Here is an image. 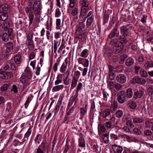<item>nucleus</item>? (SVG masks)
<instances>
[{
	"mask_svg": "<svg viewBox=\"0 0 153 153\" xmlns=\"http://www.w3.org/2000/svg\"><path fill=\"white\" fill-rule=\"evenodd\" d=\"M1 26L4 31L7 30L10 27L9 22L6 21H4L1 24Z\"/></svg>",
	"mask_w": 153,
	"mask_h": 153,
	"instance_id": "nucleus-18",
	"label": "nucleus"
},
{
	"mask_svg": "<svg viewBox=\"0 0 153 153\" xmlns=\"http://www.w3.org/2000/svg\"><path fill=\"white\" fill-rule=\"evenodd\" d=\"M146 68L148 69L150 68L153 67V62L152 61H147L145 65Z\"/></svg>",
	"mask_w": 153,
	"mask_h": 153,
	"instance_id": "nucleus-37",
	"label": "nucleus"
},
{
	"mask_svg": "<svg viewBox=\"0 0 153 153\" xmlns=\"http://www.w3.org/2000/svg\"><path fill=\"white\" fill-rule=\"evenodd\" d=\"M80 3L82 6H88L89 3L87 0H80Z\"/></svg>",
	"mask_w": 153,
	"mask_h": 153,
	"instance_id": "nucleus-58",
	"label": "nucleus"
},
{
	"mask_svg": "<svg viewBox=\"0 0 153 153\" xmlns=\"http://www.w3.org/2000/svg\"><path fill=\"white\" fill-rule=\"evenodd\" d=\"M143 121L144 119L142 117H135L133 120V122L134 123H140Z\"/></svg>",
	"mask_w": 153,
	"mask_h": 153,
	"instance_id": "nucleus-22",
	"label": "nucleus"
},
{
	"mask_svg": "<svg viewBox=\"0 0 153 153\" xmlns=\"http://www.w3.org/2000/svg\"><path fill=\"white\" fill-rule=\"evenodd\" d=\"M147 92L149 95H151L153 93V88L152 87H150L147 90Z\"/></svg>",
	"mask_w": 153,
	"mask_h": 153,
	"instance_id": "nucleus-61",
	"label": "nucleus"
},
{
	"mask_svg": "<svg viewBox=\"0 0 153 153\" xmlns=\"http://www.w3.org/2000/svg\"><path fill=\"white\" fill-rule=\"evenodd\" d=\"M122 85L118 83H116L114 88H115L116 90H120L122 89Z\"/></svg>",
	"mask_w": 153,
	"mask_h": 153,
	"instance_id": "nucleus-55",
	"label": "nucleus"
},
{
	"mask_svg": "<svg viewBox=\"0 0 153 153\" xmlns=\"http://www.w3.org/2000/svg\"><path fill=\"white\" fill-rule=\"evenodd\" d=\"M8 18L7 14L5 13H2L0 15V20L3 21H6Z\"/></svg>",
	"mask_w": 153,
	"mask_h": 153,
	"instance_id": "nucleus-24",
	"label": "nucleus"
},
{
	"mask_svg": "<svg viewBox=\"0 0 153 153\" xmlns=\"http://www.w3.org/2000/svg\"><path fill=\"white\" fill-rule=\"evenodd\" d=\"M6 49V51L7 53L11 52L14 48V45L12 42H8L5 44Z\"/></svg>",
	"mask_w": 153,
	"mask_h": 153,
	"instance_id": "nucleus-11",
	"label": "nucleus"
},
{
	"mask_svg": "<svg viewBox=\"0 0 153 153\" xmlns=\"http://www.w3.org/2000/svg\"><path fill=\"white\" fill-rule=\"evenodd\" d=\"M78 93L76 92V93L74 96H72L71 97V101L72 102H75V104L77 101L78 100Z\"/></svg>",
	"mask_w": 153,
	"mask_h": 153,
	"instance_id": "nucleus-30",
	"label": "nucleus"
},
{
	"mask_svg": "<svg viewBox=\"0 0 153 153\" xmlns=\"http://www.w3.org/2000/svg\"><path fill=\"white\" fill-rule=\"evenodd\" d=\"M41 135L38 134L35 139V141L37 142L38 143H39L41 140Z\"/></svg>",
	"mask_w": 153,
	"mask_h": 153,
	"instance_id": "nucleus-57",
	"label": "nucleus"
},
{
	"mask_svg": "<svg viewBox=\"0 0 153 153\" xmlns=\"http://www.w3.org/2000/svg\"><path fill=\"white\" fill-rule=\"evenodd\" d=\"M79 24L77 25V26H78L80 27H81L82 29H84L85 28V25L84 24V22H85V20L84 19L83 20L81 19H79Z\"/></svg>",
	"mask_w": 153,
	"mask_h": 153,
	"instance_id": "nucleus-31",
	"label": "nucleus"
},
{
	"mask_svg": "<svg viewBox=\"0 0 153 153\" xmlns=\"http://www.w3.org/2000/svg\"><path fill=\"white\" fill-rule=\"evenodd\" d=\"M8 34L10 36V37H12V38H13V30L12 28H8Z\"/></svg>",
	"mask_w": 153,
	"mask_h": 153,
	"instance_id": "nucleus-56",
	"label": "nucleus"
},
{
	"mask_svg": "<svg viewBox=\"0 0 153 153\" xmlns=\"http://www.w3.org/2000/svg\"><path fill=\"white\" fill-rule=\"evenodd\" d=\"M119 35V32L118 27H115L111 31L108 35V38L110 39L118 37Z\"/></svg>",
	"mask_w": 153,
	"mask_h": 153,
	"instance_id": "nucleus-5",
	"label": "nucleus"
},
{
	"mask_svg": "<svg viewBox=\"0 0 153 153\" xmlns=\"http://www.w3.org/2000/svg\"><path fill=\"white\" fill-rule=\"evenodd\" d=\"M126 97L123 91H121L120 93L118 94L117 100L120 103H123L125 101Z\"/></svg>",
	"mask_w": 153,
	"mask_h": 153,
	"instance_id": "nucleus-7",
	"label": "nucleus"
},
{
	"mask_svg": "<svg viewBox=\"0 0 153 153\" xmlns=\"http://www.w3.org/2000/svg\"><path fill=\"white\" fill-rule=\"evenodd\" d=\"M112 123L111 121L106 122L105 123V126L107 128H113L112 125Z\"/></svg>",
	"mask_w": 153,
	"mask_h": 153,
	"instance_id": "nucleus-43",
	"label": "nucleus"
},
{
	"mask_svg": "<svg viewBox=\"0 0 153 153\" xmlns=\"http://www.w3.org/2000/svg\"><path fill=\"white\" fill-rule=\"evenodd\" d=\"M59 63V62L56 63L53 67V69L55 72H56L58 70V65Z\"/></svg>",
	"mask_w": 153,
	"mask_h": 153,
	"instance_id": "nucleus-64",
	"label": "nucleus"
},
{
	"mask_svg": "<svg viewBox=\"0 0 153 153\" xmlns=\"http://www.w3.org/2000/svg\"><path fill=\"white\" fill-rule=\"evenodd\" d=\"M88 51L86 49L83 50L80 54V56L84 58L87 57L88 56L87 55Z\"/></svg>",
	"mask_w": 153,
	"mask_h": 153,
	"instance_id": "nucleus-44",
	"label": "nucleus"
},
{
	"mask_svg": "<svg viewBox=\"0 0 153 153\" xmlns=\"http://www.w3.org/2000/svg\"><path fill=\"white\" fill-rule=\"evenodd\" d=\"M69 148L68 143H66L64 148L63 153H69Z\"/></svg>",
	"mask_w": 153,
	"mask_h": 153,
	"instance_id": "nucleus-47",
	"label": "nucleus"
},
{
	"mask_svg": "<svg viewBox=\"0 0 153 153\" xmlns=\"http://www.w3.org/2000/svg\"><path fill=\"white\" fill-rule=\"evenodd\" d=\"M85 58H82L81 57H79L78 59V62L79 64H83V63H84L85 60Z\"/></svg>",
	"mask_w": 153,
	"mask_h": 153,
	"instance_id": "nucleus-62",
	"label": "nucleus"
},
{
	"mask_svg": "<svg viewBox=\"0 0 153 153\" xmlns=\"http://www.w3.org/2000/svg\"><path fill=\"white\" fill-rule=\"evenodd\" d=\"M28 43V48L29 50H32L34 48L33 41L27 42Z\"/></svg>",
	"mask_w": 153,
	"mask_h": 153,
	"instance_id": "nucleus-40",
	"label": "nucleus"
},
{
	"mask_svg": "<svg viewBox=\"0 0 153 153\" xmlns=\"http://www.w3.org/2000/svg\"><path fill=\"white\" fill-rule=\"evenodd\" d=\"M140 73L141 76L143 77L146 78L148 76V74L146 71L143 69L140 70Z\"/></svg>",
	"mask_w": 153,
	"mask_h": 153,
	"instance_id": "nucleus-38",
	"label": "nucleus"
},
{
	"mask_svg": "<svg viewBox=\"0 0 153 153\" xmlns=\"http://www.w3.org/2000/svg\"><path fill=\"white\" fill-rule=\"evenodd\" d=\"M59 43L58 42L54 41V43L53 48L54 52L55 53H56V50L58 47L59 46Z\"/></svg>",
	"mask_w": 153,
	"mask_h": 153,
	"instance_id": "nucleus-46",
	"label": "nucleus"
},
{
	"mask_svg": "<svg viewBox=\"0 0 153 153\" xmlns=\"http://www.w3.org/2000/svg\"><path fill=\"white\" fill-rule=\"evenodd\" d=\"M11 75V74L10 72H7L2 71V70H0V78L3 79H7L10 78Z\"/></svg>",
	"mask_w": 153,
	"mask_h": 153,
	"instance_id": "nucleus-6",
	"label": "nucleus"
},
{
	"mask_svg": "<svg viewBox=\"0 0 153 153\" xmlns=\"http://www.w3.org/2000/svg\"><path fill=\"white\" fill-rule=\"evenodd\" d=\"M109 79L112 80H113L115 77L114 73L111 72H109Z\"/></svg>",
	"mask_w": 153,
	"mask_h": 153,
	"instance_id": "nucleus-63",
	"label": "nucleus"
},
{
	"mask_svg": "<svg viewBox=\"0 0 153 153\" xmlns=\"http://www.w3.org/2000/svg\"><path fill=\"white\" fill-rule=\"evenodd\" d=\"M123 67L122 65H120L116 67V69L118 72H121L123 71Z\"/></svg>",
	"mask_w": 153,
	"mask_h": 153,
	"instance_id": "nucleus-52",
	"label": "nucleus"
},
{
	"mask_svg": "<svg viewBox=\"0 0 153 153\" xmlns=\"http://www.w3.org/2000/svg\"><path fill=\"white\" fill-rule=\"evenodd\" d=\"M134 133L137 135H140L141 134V131L138 128H135L133 129Z\"/></svg>",
	"mask_w": 153,
	"mask_h": 153,
	"instance_id": "nucleus-53",
	"label": "nucleus"
},
{
	"mask_svg": "<svg viewBox=\"0 0 153 153\" xmlns=\"http://www.w3.org/2000/svg\"><path fill=\"white\" fill-rule=\"evenodd\" d=\"M111 110L109 108L105 109L102 113L103 118L106 120H109L111 115Z\"/></svg>",
	"mask_w": 153,
	"mask_h": 153,
	"instance_id": "nucleus-8",
	"label": "nucleus"
},
{
	"mask_svg": "<svg viewBox=\"0 0 153 153\" xmlns=\"http://www.w3.org/2000/svg\"><path fill=\"white\" fill-rule=\"evenodd\" d=\"M132 29V26L131 24H128L120 27V35L119 37L120 40H121L125 43H126L128 41L127 36Z\"/></svg>",
	"mask_w": 153,
	"mask_h": 153,
	"instance_id": "nucleus-2",
	"label": "nucleus"
},
{
	"mask_svg": "<svg viewBox=\"0 0 153 153\" xmlns=\"http://www.w3.org/2000/svg\"><path fill=\"white\" fill-rule=\"evenodd\" d=\"M86 106L87 105H85V107L81 108H80V111L81 114L84 115L87 112Z\"/></svg>",
	"mask_w": 153,
	"mask_h": 153,
	"instance_id": "nucleus-49",
	"label": "nucleus"
},
{
	"mask_svg": "<svg viewBox=\"0 0 153 153\" xmlns=\"http://www.w3.org/2000/svg\"><path fill=\"white\" fill-rule=\"evenodd\" d=\"M153 122L150 120H146L145 122V126L146 128H150Z\"/></svg>",
	"mask_w": 153,
	"mask_h": 153,
	"instance_id": "nucleus-32",
	"label": "nucleus"
},
{
	"mask_svg": "<svg viewBox=\"0 0 153 153\" xmlns=\"http://www.w3.org/2000/svg\"><path fill=\"white\" fill-rule=\"evenodd\" d=\"M131 82L133 84L137 83L140 85H144L146 84V81L143 78L138 76H135L131 80Z\"/></svg>",
	"mask_w": 153,
	"mask_h": 153,
	"instance_id": "nucleus-4",
	"label": "nucleus"
},
{
	"mask_svg": "<svg viewBox=\"0 0 153 153\" xmlns=\"http://www.w3.org/2000/svg\"><path fill=\"white\" fill-rule=\"evenodd\" d=\"M79 10L77 7H75L71 11V14L73 16H76L79 12Z\"/></svg>",
	"mask_w": 153,
	"mask_h": 153,
	"instance_id": "nucleus-39",
	"label": "nucleus"
},
{
	"mask_svg": "<svg viewBox=\"0 0 153 153\" xmlns=\"http://www.w3.org/2000/svg\"><path fill=\"white\" fill-rule=\"evenodd\" d=\"M42 8L41 3L39 1H36L34 3L33 6L29 7H25L26 12L27 14L29 13V24L30 25L32 23L34 15L37 16L40 13Z\"/></svg>",
	"mask_w": 153,
	"mask_h": 153,
	"instance_id": "nucleus-1",
	"label": "nucleus"
},
{
	"mask_svg": "<svg viewBox=\"0 0 153 153\" xmlns=\"http://www.w3.org/2000/svg\"><path fill=\"white\" fill-rule=\"evenodd\" d=\"M36 51L35 50L32 51L29 56V60H30L35 58L36 56Z\"/></svg>",
	"mask_w": 153,
	"mask_h": 153,
	"instance_id": "nucleus-36",
	"label": "nucleus"
},
{
	"mask_svg": "<svg viewBox=\"0 0 153 153\" xmlns=\"http://www.w3.org/2000/svg\"><path fill=\"white\" fill-rule=\"evenodd\" d=\"M81 136L79 139V146L80 147H85V142L83 137L82 136L81 133L80 134Z\"/></svg>",
	"mask_w": 153,
	"mask_h": 153,
	"instance_id": "nucleus-16",
	"label": "nucleus"
},
{
	"mask_svg": "<svg viewBox=\"0 0 153 153\" xmlns=\"http://www.w3.org/2000/svg\"><path fill=\"white\" fill-rule=\"evenodd\" d=\"M103 136L104 142L106 143H108V133L104 134Z\"/></svg>",
	"mask_w": 153,
	"mask_h": 153,
	"instance_id": "nucleus-45",
	"label": "nucleus"
},
{
	"mask_svg": "<svg viewBox=\"0 0 153 153\" xmlns=\"http://www.w3.org/2000/svg\"><path fill=\"white\" fill-rule=\"evenodd\" d=\"M144 92L143 90H139L136 91L134 92L133 98L135 99L141 98L144 94Z\"/></svg>",
	"mask_w": 153,
	"mask_h": 153,
	"instance_id": "nucleus-10",
	"label": "nucleus"
},
{
	"mask_svg": "<svg viewBox=\"0 0 153 153\" xmlns=\"http://www.w3.org/2000/svg\"><path fill=\"white\" fill-rule=\"evenodd\" d=\"M64 87V86L63 85H56L53 88V90L54 91H57L62 90Z\"/></svg>",
	"mask_w": 153,
	"mask_h": 153,
	"instance_id": "nucleus-27",
	"label": "nucleus"
},
{
	"mask_svg": "<svg viewBox=\"0 0 153 153\" xmlns=\"http://www.w3.org/2000/svg\"><path fill=\"white\" fill-rule=\"evenodd\" d=\"M77 81L78 79L76 78L75 76H74L73 77L71 85V89H73L76 86Z\"/></svg>",
	"mask_w": 153,
	"mask_h": 153,
	"instance_id": "nucleus-20",
	"label": "nucleus"
},
{
	"mask_svg": "<svg viewBox=\"0 0 153 153\" xmlns=\"http://www.w3.org/2000/svg\"><path fill=\"white\" fill-rule=\"evenodd\" d=\"M134 63V60L131 58H128L126 60V66L130 67Z\"/></svg>",
	"mask_w": 153,
	"mask_h": 153,
	"instance_id": "nucleus-25",
	"label": "nucleus"
},
{
	"mask_svg": "<svg viewBox=\"0 0 153 153\" xmlns=\"http://www.w3.org/2000/svg\"><path fill=\"white\" fill-rule=\"evenodd\" d=\"M92 148L93 151L97 153H100V148H99L97 145L96 144L94 145Z\"/></svg>",
	"mask_w": 153,
	"mask_h": 153,
	"instance_id": "nucleus-41",
	"label": "nucleus"
},
{
	"mask_svg": "<svg viewBox=\"0 0 153 153\" xmlns=\"http://www.w3.org/2000/svg\"><path fill=\"white\" fill-rule=\"evenodd\" d=\"M14 60L16 63L19 64L22 61L21 55L19 54L16 55L14 57Z\"/></svg>",
	"mask_w": 153,
	"mask_h": 153,
	"instance_id": "nucleus-23",
	"label": "nucleus"
},
{
	"mask_svg": "<svg viewBox=\"0 0 153 153\" xmlns=\"http://www.w3.org/2000/svg\"><path fill=\"white\" fill-rule=\"evenodd\" d=\"M67 64L65 65L64 63L63 64L60 68V71L62 73L65 72L67 69Z\"/></svg>",
	"mask_w": 153,
	"mask_h": 153,
	"instance_id": "nucleus-42",
	"label": "nucleus"
},
{
	"mask_svg": "<svg viewBox=\"0 0 153 153\" xmlns=\"http://www.w3.org/2000/svg\"><path fill=\"white\" fill-rule=\"evenodd\" d=\"M61 13L59 8H58L56 9L55 14V16L56 17H58L60 16Z\"/></svg>",
	"mask_w": 153,
	"mask_h": 153,
	"instance_id": "nucleus-59",
	"label": "nucleus"
},
{
	"mask_svg": "<svg viewBox=\"0 0 153 153\" xmlns=\"http://www.w3.org/2000/svg\"><path fill=\"white\" fill-rule=\"evenodd\" d=\"M107 82L109 89L111 90L113 89L116 83L111 81H107Z\"/></svg>",
	"mask_w": 153,
	"mask_h": 153,
	"instance_id": "nucleus-28",
	"label": "nucleus"
},
{
	"mask_svg": "<svg viewBox=\"0 0 153 153\" xmlns=\"http://www.w3.org/2000/svg\"><path fill=\"white\" fill-rule=\"evenodd\" d=\"M102 94L103 96V99L106 101L108 100L110 97L109 94L104 91H103L102 92Z\"/></svg>",
	"mask_w": 153,
	"mask_h": 153,
	"instance_id": "nucleus-29",
	"label": "nucleus"
},
{
	"mask_svg": "<svg viewBox=\"0 0 153 153\" xmlns=\"http://www.w3.org/2000/svg\"><path fill=\"white\" fill-rule=\"evenodd\" d=\"M93 20L92 17L91 16L88 18L86 22V25L88 27L90 26L91 25Z\"/></svg>",
	"mask_w": 153,
	"mask_h": 153,
	"instance_id": "nucleus-48",
	"label": "nucleus"
},
{
	"mask_svg": "<svg viewBox=\"0 0 153 153\" xmlns=\"http://www.w3.org/2000/svg\"><path fill=\"white\" fill-rule=\"evenodd\" d=\"M116 79L118 82L121 83H123L126 81V77L124 74H120L116 77Z\"/></svg>",
	"mask_w": 153,
	"mask_h": 153,
	"instance_id": "nucleus-9",
	"label": "nucleus"
},
{
	"mask_svg": "<svg viewBox=\"0 0 153 153\" xmlns=\"http://www.w3.org/2000/svg\"><path fill=\"white\" fill-rule=\"evenodd\" d=\"M10 68L13 71H16L17 70L18 67L16 66L15 64L13 62H10Z\"/></svg>",
	"mask_w": 153,
	"mask_h": 153,
	"instance_id": "nucleus-50",
	"label": "nucleus"
},
{
	"mask_svg": "<svg viewBox=\"0 0 153 153\" xmlns=\"http://www.w3.org/2000/svg\"><path fill=\"white\" fill-rule=\"evenodd\" d=\"M0 10L6 13H7L10 11L8 6L6 4H3L1 5L0 7Z\"/></svg>",
	"mask_w": 153,
	"mask_h": 153,
	"instance_id": "nucleus-13",
	"label": "nucleus"
},
{
	"mask_svg": "<svg viewBox=\"0 0 153 153\" xmlns=\"http://www.w3.org/2000/svg\"><path fill=\"white\" fill-rule=\"evenodd\" d=\"M128 105L130 108L134 109L136 107L137 104L135 102L130 100L128 101Z\"/></svg>",
	"mask_w": 153,
	"mask_h": 153,
	"instance_id": "nucleus-19",
	"label": "nucleus"
},
{
	"mask_svg": "<svg viewBox=\"0 0 153 153\" xmlns=\"http://www.w3.org/2000/svg\"><path fill=\"white\" fill-rule=\"evenodd\" d=\"M25 74L26 76H27V79L28 78L30 79L32 76V74L30 70L29 67L26 68L24 71Z\"/></svg>",
	"mask_w": 153,
	"mask_h": 153,
	"instance_id": "nucleus-17",
	"label": "nucleus"
},
{
	"mask_svg": "<svg viewBox=\"0 0 153 153\" xmlns=\"http://www.w3.org/2000/svg\"><path fill=\"white\" fill-rule=\"evenodd\" d=\"M82 84L81 82H79L77 85L76 88V92L78 93L79 90H81L82 87Z\"/></svg>",
	"mask_w": 153,
	"mask_h": 153,
	"instance_id": "nucleus-60",
	"label": "nucleus"
},
{
	"mask_svg": "<svg viewBox=\"0 0 153 153\" xmlns=\"http://www.w3.org/2000/svg\"><path fill=\"white\" fill-rule=\"evenodd\" d=\"M126 97H127L130 98L131 97L133 96L132 89L131 88H128L126 91Z\"/></svg>",
	"mask_w": 153,
	"mask_h": 153,
	"instance_id": "nucleus-21",
	"label": "nucleus"
},
{
	"mask_svg": "<svg viewBox=\"0 0 153 153\" xmlns=\"http://www.w3.org/2000/svg\"><path fill=\"white\" fill-rule=\"evenodd\" d=\"M61 20L60 19H58L56 20V28L59 29L60 27Z\"/></svg>",
	"mask_w": 153,
	"mask_h": 153,
	"instance_id": "nucleus-54",
	"label": "nucleus"
},
{
	"mask_svg": "<svg viewBox=\"0 0 153 153\" xmlns=\"http://www.w3.org/2000/svg\"><path fill=\"white\" fill-rule=\"evenodd\" d=\"M112 148L114 153H121L123 150V148L121 146L116 145H113Z\"/></svg>",
	"mask_w": 153,
	"mask_h": 153,
	"instance_id": "nucleus-12",
	"label": "nucleus"
},
{
	"mask_svg": "<svg viewBox=\"0 0 153 153\" xmlns=\"http://www.w3.org/2000/svg\"><path fill=\"white\" fill-rule=\"evenodd\" d=\"M77 0H70L69 7L71 8H73L76 4Z\"/></svg>",
	"mask_w": 153,
	"mask_h": 153,
	"instance_id": "nucleus-34",
	"label": "nucleus"
},
{
	"mask_svg": "<svg viewBox=\"0 0 153 153\" xmlns=\"http://www.w3.org/2000/svg\"><path fill=\"white\" fill-rule=\"evenodd\" d=\"M41 146L42 147V148L44 150L46 151L47 150V153L48 152V150H49V145L46 141H43L41 145Z\"/></svg>",
	"mask_w": 153,
	"mask_h": 153,
	"instance_id": "nucleus-14",
	"label": "nucleus"
},
{
	"mask_svg": "<svg viewBox=\"0 0 153 153\" xmlns=\"http://www.w3.org/2000/svg\"><path fill=\"white\" fill-rule=\"evenodd\" d=\"M10 36L7 33H3L2 36V40L4 42H7L9 40V39L11 40L12 38L10 37Z\"/></svg>",
	"mask_w": 153,
	"mask_h": 153,
	"instance_id": "nucleus-15",
	"label": "nucleus"
},
{
	"mask_svg": "<svg viewBox=\"0 0 153 153\" xmlns=\"http://www.w3.org/2000/svg\"><path fill=\"white\" fill-rule=\"evenodd\" d=\"M127 57V56L126 55H123L120 56L119 59V62L120 64H123L125 60Z\"/></svg>",
	"mask_w": 153,
	"mask_h": 153,
	"instance_id": "nucleus-33",
	"label": "nucleus"
},
{
	"mask_svg": "<svg viewBox=\"0 0 153 153\" xmlns=\"http://www.w3.org/2000/svg\"><path fill=\"white\" fill-rule=\"evenodd\" d=\"M111 43L113 46L114 51L116 53H120L123 48V44H125L121 40L114 39L111 41Z\"/></svg>",
	"mask_w": 153,
	"mask_h": 153,
	"instance_id": "nucleus-3",
	"label": "nucleus"
},
{
	"mask_svg": "<svg viewBox=\"0 0 153 153\" xmlns=\"http://www.w3.org/2000/svg\"><path fill=\"white\" fill-rule=\"evenodd\" d=\"M33 33L32 30H30L27 36V42L33 41L32 39L33 37Z\"/></svg>",
	"mask_w": 153,
	"mask_h": 153,
	"instance_id": "nucleus-26",
	"label": "nucleus"
},
{
	"mask_svg": "<svg viewBox=\"0 0 153 153\" xmlns=\"http://www.w3.org/2000/svg\"><path fill=\"white\" fill-rule=\"evenodd\" d=\"M144 134L145 136H150L152 135V133L150 130H146L144 131Z\"/></svg>",
	"mask_w": 153,
	"mask_h": 153,
	"instance_id": "nucleus-51",
	"label": "nucleus"
},
{
	"mask_svg": "<svg viewBox=\"0 0 153 153\" xmlns=\"http://www.w3.org/2000/svg\"><path fill=\"white\" fill-rule=\"evenodd\" d=\"M115 114L117 117L120 118L123 115V111L121 110H118L116 111Z\"/></svg>",
	"mask_w": 153,
	"mask_h": 153,
	"instance_id": "nucleus-35",
	"label": "nucleus"
}]
</instances>
